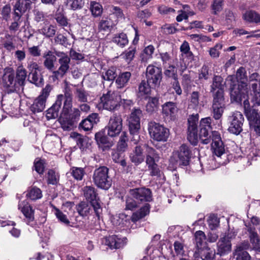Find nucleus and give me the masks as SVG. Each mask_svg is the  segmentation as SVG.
Returning a JSON list of instances; mask_svg holds the SVG:
<instances>
[{"label":"nucleus","instance_id":"nucleus-33","mask_svg":"<svg viewBox=\"0 0 260 260\" xmlns=\"http://www.w3.org/2000/svg\"><path fill=\"white\" fill-rule=\"evenodd\" d=\"M150 84L148 83V81L142 80L139 84L138 86V94L139 96H142L145 95H148L151 91Z\"/></svg>","mask_w":260,"mask_h":260},{"label":"nucleus","instance_id":"nucleus-57","mask_svg":"<svg viewBox=\"0 0 260 260\" xmlns=\"http://www.w3.org/2000/svg\"><path fill=\"white\" fill-rule=\"evenodd\" d=\"M207 222L210 229L212 231L215 230L219 225V219L216 215L211 214L209 216Z\"/></svg>","mask_w":260,"mask_h":260},{"label":"nucleus","instance_id":"nucleus-48","mask_svg":"<svg viewBox=\"0 0 260 260\" xmlns=\"http://www.w3.org/2000/svg\"><path fill=\"white\" fill-rule=\"evenodd\" d=\"M67 5L73 11L81 9L84 5V0H67Z\"/></svg>","mask_w":260,"mask_h":260},{"label":"nucleus","instance_id":"nucleus-32","mask_svg":"<svg viewBox=\"0 0 260 260\" xmlns=\"http://www.w3.org/2000/svg\"><path fill=\"white\" fill-rule=\"evenodd\" d=\"M77 210L78 213L82 216L88 215L92 210V205L86 202H82L77 205Z\"/></svg>","mask_w":260,"mask_h":260},{"label":"nucleus","instance_id":"nucleus-1","mask_svg":"<svg viewBox=\"0 0 260 260\" xmlns=\"http://www.w3.org/2000/svg\"><path fill=\"white\" fill-rule=\"evenodd\" d=\"M247 76L245 69L240 67L236 72V76H229L226 79L230 86V95L232 102L241 103L242 98H245L247 92Z\"/></svg>","mask_w":260,"mask_h":260},{"label":"nucleus","instance_id":"nucleus-59","mask_svg":"<svg viewBox=\"0 0 260 260\" xmlns=\"http://www.w3.org/2000/svg\"><path fill=\"white\" fill-rule=\"evenodd\" d=\"M146 164L148 167V169L150 172V175L151 176H154L159 175L160 170L156 162H146Z\"/></svg>","mask_w":260,"mask_h":260},{"label":"nucleus","instance_id":"nucleus-41","mask_svg":"<svg viewBox=\"0 0 260 260\" xmlns=\"http://www.w3.org/2000/svg\"><path fill=\"white\" fill-rule=\"evenodd\" d=\"M88 93L84 89L82 88H77L75 92V99L81 103H86L88 102Z\"/></svg>","mask_w":260,"mask_h":260},{"label":"nucleus","instance_id":"nucleus-35","mask_svg":"<svg viewBox=\"0 0 260 260\" xmlns=\"http://www.w3.org/2000/svg\"><path fill=\"white\" fill-rule=\"evenodd\" d=\"M158 106V99L155 97L149 98L146 105V111L149 114L157 111Z\"/></svg>","mask_w":260,"mask_h":260},{"label":"nucleus","instance_id":"nucleus-12","mask_svg":"<svg viewBox=\"0 0 260 260\" xmlns=\"http://www.w3.org/2000/svg\"><path fill=\"white\" fill-rule=\"evenodd\" d=\"M146 76L148 83L155 87L159 86L162 79L161 69L153 65H149L146 69Z\"/></svg>","mask_w":260,"mask_h":260},{"label":"nucleus","instance_id":"nucleus-51","mask_svg":"<svg viewBox=\"0 0 260 260\" xmlns=\"http://www.w3.org/2000/svg\"><path fill=\"white\" fill-rule=\"evenodd\" d=\"M47 182L48 184L56 185L59 180V175L53 170H49L47 173Z\"/></svg>","mask_w":260,"mask_h":260},{"label":"nucleus","instance_id":"nucleus-2","mask_svg":"<svg viewBox=\"0 0 260 260\" xmlns=\"http://www.w3.org/2000/svg\"><path fill=\"white\" fill-rule=\"evenodd\" d=\"M65 95L66 100L58 121L64 131H69L76 126V124L68 117V114L72 107V94L70 90H67Z\"/></svg>","mask_w":260,"mask_h":260},{"label":"nucleus","instance_id":"nucleus-17","mask_svg":"<svg viewBox=\"0 0 260 260\" xmlns=\"http://www.w3.org/2000/svg\"><path fill=\"white\" fill-rule=\"evenodd\" d=\"M66 100V95L59 94L57 96L55 103L51 107L47 110L46 117L49 119H54L58 117V112L61 108L62 102Z\"/></svg>","mask_w":260,"mask_h":260},{"label":"nucleus","instance_id":"nucleus-9","mask_svg":"<svg viewBox=\"0 0 260 260\" xmlns=\"http://www.w3.org/2000/svg\"><path fill=\"white\" fill-rule=\"evenodd\" d=\"M119 100L117 93L110 91L101 98L100 105L107 110H114L119 106Z\"/></svg>","mask_w":260,"mask_h":260},{"label":"nucleus","instance_id":"nucleus-18","mask_svg":"<svg viewBox=\"0 0 260 260\" xmlns=\"http://www.w3.org/2000/svg\"><path fill=\"white\" fill-rule=\"evenodd\" d=\"M196 253L202 260H212L215 255L214 250L211 249L207 245H197Z\"/></svg>","mask_w":260,"mask_h":260},{"label":"nucleus","instance_id":"nucleus-5","mask_svg":"<svg viewBox=\"0 0 260 260\" xmlns=\"http://www.w3.org/2000/svg\"><path fill=\"white\" fill-rule=\"evenodd\" d=\"M191 151L185 144L181 145L178 150L173 151L170 162L173 166H187L190 158Z\"/></svg>","mask_w":260,"mask_h":260},{"label":"nucleus","instance_id":"nucleus-53","mask_svg":"<svg viewBox=\"0 0 260 260\" xmlns=\"http://www.w3.org/2000/svg\"><path fill=\"white\" fill-rule=\"evenodd\" d=\"M95 139L99 145H106L107 147L111 146L108 138L102 132L96 133L95 135Z\"/></svg>","mask_w":260,"mask_h":260},{"label":"nucleus","instance_id":"nucleus-6","mask_svg":"<svg viewBox=\"0 0 260 260\" xmlns=\"http://www.w3.org/2000/svg\"><path fill=\"white\" fill-rule=\"evenodd\" d=\"M55 55L59 58L58 62L59 67L57 70L53 71L51 78L53 81L63 78L70 69V57L64 52L55 51Z\"/></svg>","mask_w":260,"mask_h":260},{"label":"nucleus","instance_id":"nucleus-3","mask_svg":"<svg viewBox=\"0 0 260 260\" xmlns=\"http://www.w3.org/2000/svg\"><path fill=\"white\" fill-rule=\"evenodd\" d=\"M92 180L94 184L103 189H108L112 185V180L109 176V169L102 166L96 169L93 174Z\"/></svg>","mask_w":260,"mask_h":260},{"label":"nucleus","instance_id":"nucleus-50","mask_svg":"<svg viewBox=\"0 0 260 260\" xmlns=\"http://www.w3.org/2000/svg\"><path fill=\"white\" fill-rule=\"evenodd\" d=\"M154 51V47L152 45H148L144 49L141 54V57L143 61H147V60L152 57V54Z\"/></svg>","mask_w":260,"mask_h":260},{"label":"nucleus","instance_id":"nucleus-49","mask_svg":"<svg viewBox=\"0 0 260 260\" xmlns=\"http://www.w3.org/2000/svg\"><path fill=\"white\" fill-rule=\"evenodd\" d=\"M90 10L92 15L94 17L100 16L103 12L102 6L99 3L94 1L90 2Z\"/></svg>","mask_w":260,"mask_h":260},{"label":"nucleus","instance_id":"nucleus-36","mask_svg":"<svg viewBox=\"0 0 260 260\" xmlns=\"http://www.w3.org/2000/svg\"><path fill=\"white\" fill-rule=\"evenodd\" d=\"M108 11L109 12V15L108 17L111 18V19L112 18H113V17H115L116 18V20L119 19H122L124 18V14L122 12V11L118 7L114 6H109Z\"/></svg>","mask_w":260,"mask_h":260},{"label":"nucleus","instance_id":"nucleus-45","mask_svg":"<svg viewBox=\"0 0 260 260\" xmlns=\"http://www.w3.org/2000/svg\"><path fill=\"white\" fill-rule=\"evenodd\" d=\"M40 34H43L47 38L52 37L56 32L55 27L52 25H45L41 29H39Z\"/></svg>","mask_w":260,"mask_h":260},{"label":"nucleus","instance_id":"nucleus-16","mask_svg":"<svg viewBox=\"0 0 260 260\" xmlns=\"http://www.w3.org/2000/svg\"><path fill=\"white\" fill-rule=\"evenodd\" d=\"M212 149L213 153L218 157H220L225 152L224 146L220 135L218 132L214 131L212 133Z\"/></svg>","mask_w":260,"mask_h":260},{"label":"nucleus","instance_id":"nucleus-21","mask_svg":"<svg viewBox=\"0 0 260 260\" xmlns=\"http://www.w3.org/2000/svg\"><path fill=\"white\" fill-rule=\"evenodd\" d=\"M178 109L177 104L172 102L165 103L162 106V112L166 116L174 118L178 113Z\"/></svg>","mask_w":260,"mask_h":260},{"label":"nucleus","instance_id":"nucleus-40","mask_svg":"<svg viewBox=\"0 0 260 260\" xmlns=\"http://www.w3.org/2000/svg\"><path fill=\"white\" fill-rule=\"evenodd\" d=\"M26 196L27 198L31 200H36L42 198V191L37 187H33L28 190Z\"/></svg>","mask_w":260,"mask_h":260},{"label":"nucleus","instance_id":"nucleus-25","mask_svg":"<svg viewBox=\"0 0 260 260\" xmlns=\"http://www.w3.org/2000/svg\"><path fill=\"white\" fill-rule=\"evenodd\" d=\"M98 114L93 113L89 115L86 119L83 120L79 124V127L82 128L84 131L90 130L93 125L96 123Z\"/></svg>","mask_w":260,"mask_h":260},{"label":"nucleus","instance_id":"nucleus-26","mask_svg":"<svg viewBox=\"0 0 260 260\" xmlns=\"http://www.w3.org/2000/svg\"><path fill=\"white\" fill-rule=\"evenodd\" d=\"M116 21V20L114 21L108 17L103 18L99 23L98 29L101 31H109L115 25Z\"/></svg>","mask_w":260,"mask_h":260},{"label":"nucleus","instance_id":"nucleus-29","mask_svg":"<svg viewBox=\"0 0 260 260\" xmlns=\"http://www.w3.org/2000/svg\"><path fill=\"white\" fill-rule=\"evenodd\" d=\"M45 104L46 101L42 98L38 96L31 106L30 110L34 113L41 112L44 110Z\"/></svg>","mask_w":260,"mask_h":260},{"label":"nucleus","instance_id":"nucleus-47","mask_svg":"<svg viewBox=\"0 0 260 260\" xmlns=\"http://www.w3.org/2000/svg\"><path fill=\"white\" fill-rule=\"evenodd\" d=\"M71 173L75 179L79 181L83 179L85 171L83 168L73 167L71 169Z\"/></svg>","mask_w":260,"mask_h":260},{"label":"nucleus","instance_id":"nucleus-52","mask_svg":"<svg viewBox=\"0 0 260 260\" xmlns=\"http://www.w3.org/2000/svg\"><path fill=\"white\" fill-rule=\"evenodd\" d=\"M26 75V70L22 66L19 67L16 71V78L19 85H23Z\"/></svg>","mask_w":260,"mask_h":260},{"label":"nucleus","instance_id":"nucleus-63","mask_svg":"<svg viewBox=\"0 0 260 260\" xmlns=\"http://www.w3.org/2000/svg\"><path fill=\"white\" fill-rule=\"evenodd\" d=\"M223 0H213L211 6L212 13L214 15L217 14L222 10Z\"/></svg>","mask_w":260,"mask_h":260},{"label":"nucleus","instance_id":"nucleus-37","mask_svg":"<svg viewBox=\"0 0 260 260\" xmlns=\"http://www.w3.org/2000/svg\"><path fill=\"white\" fill-rule=\"evenodd\" d=\"M251 88L253 92L251 93V102L254 106H260V89L258 88V85L256 83H252Z\"/></svg>","mask_w":260,"mask_h":260},{"label":"nucleus","instance_id":"nucleus-19","mask_svg":"<svg viewBox=\"0 0 260 260\" xmlns=\"http://www.w3.org/2000/svg\"><path fill=\"white\" fill-rule=\"evenodd\" d=\"M55 53L52 51L48 50L45 51L43 54L44 58L43 65L49 71L53 72L55 71V64L57 61V57Z\"/></svg>","mask_w":260,"mask_h":260},{"label":"nucleus","instance_id":"nucleus-8","mask_svg":"<svg viewBox=\"0 0 260 260\" xmlns=\"http://www.w3.org/2000/svg\"><path fill=\"white\" fill-rule=\"evenodd\" d=\"M83 191L85 198L90 202L96 215L99 218L102 212V208L95 188L91 186H86L83 187Z\"/></svg>","mask_w":260,"mask_h":260},{"label":"nucleus","instance_id":"nucleus-30","mask_svg":"<svg viewBox=\"0 0 260 260\" xmlns=\"http://www.w3.org/2000/svg\"><path fill=\"white\" fill-rule=\"evenodd\" d=\"M112 42L119 47L123 48L128 43L126 35L123 32L116 34L112 40Z\"/></svg>","mask_w":260,"mask_h":260},{"label":"nucleus","instance_id":"nucleus-61","mask_svg":"<svg viewBox=\"0 0 260 260\" xmlns=\"http://www.w3.org/2000/svg\"><path fill=\"white\" fill-rule=\"evenodd\" d=\"M213 103H223V89H218L213 92Z\"/></svg>","mask_w":260,"mask_h":260},{"label":"nucleus","instance_id":"nucleus-11","mask_svg":"<svg viewBox=\"0 0 260 260\" xmlns=\"http://www.w3.org/2000/svg\"><path fill=\"white\" fill-rule=\"evenodd\" d=\"M229 120L230 122L229 131L233 134L239 135L243 130L244 118L242 114L239 111H235L229 117Z\"/></svg>","mask_w":260,"mask_h":260},{"label":"nucleus","instance_id":"nucleus-56","mask_svg":"<svg viewBox=\"0 0 260 260\" xmlns=\"http://www.w3.org/2000/svg\"><path fill=\"white\" fill-rule=\"evenodd\" d=\"M128 138L125 132H123L120 136V140L117 144V150L120 151H124L127 147V142Z\"/></svg>","mask_w":260,"mask_h":260},{"label":"nucleus","instance_id":"nucleus-43","mask_svg":"<svg viewBox=\"0 0 260 260\" xmlns=\"http://www.w3.org/2000/svg\"><path fill=\"white\" fill-rule=\"evenodd\" d=\"M164 75L166 77L173 79H178L177 70L175 65L170 64L164 71Z\"/></svg>","mask_w":260,"mask_h":260},{"label":"nucleus","instance_id":"nucleus-7","mask_svg":"<svg viewBox=\"0 0 260 260\" xmlns=\"http://www.w3.org/2000/svg\"><path fill=\"white\" fill-rule=\"evenodd\" d=\"M122 118L119 113H114L110 118L106 126L107 134L111 137L118 136L122 129Z\"/></svg>","mask_w":260,"mask_h":260},{"label":"nucleus","instance_id":"nucleus-42","mask_svg":"<svg viewBox=\"0 0 260 260\" xmlns=\"http://www.w3.org/2000/svg\"><path fill=\"white\" fill-rule=\"evenodd\" d=\"M247 230L249 234V238L252 244H258L259 238L256 232L255 228L251 225V224H246Z\"/></svg>","mask_w":260,"mask_h":260},{"label":"nucleus","instance_id":"nucleus-39","mask_svg":"<svg viewBox=\"0 0 260 260\" xmlns=\"http://www.w3.org/2000/svg\"><path fill=\"white\" fill-rule=\"evenodd\" d=\"M243 19L250 22H260V15L253 11H248L243 15Z\"/></svg>","mask_w":260,"mask_h":260},{"label":"nucleus","instance_id":"nucleus-58","mask_svg":"<svg viewBox=\"0 0 260 260\" xmlns=\"http://www.w3.org/2000/svg\"><path fill=\"white\" fill-rule=\"evenodd\" d=\"M116 69L115 68H111L104 74H103L102 77L105 80L113 81L116 78Z\"/></svg>","mask_w":260,"mask_h":260},{"label":"nucleus","instance_id":"nucleus-38","mask_svg":"<svg viewBox=\"0 0 260 260\" xmlns=\"http://www.w3.org/2000/svg\"><path fill=\"white\" fill-rule=\"evenodd\" d=\"M71 137L76 139L77 145L80 149L84 150L88 147L89 144L86 139L83 138L81 135L75 133L71 134Z\"/></svg>","mask_w":260,"mask_h":260},{"label":"nucleus","instance_id":"nucleus-34","mask_svg":"<svg viewBox=\"0 0 260 260\" xmlns=\"http://www.w3.org/2000/svg\"><path fill=\"white\" fill-rule=\"evenodd\" d=\"M102 242L105 244H122L127 243V239L126 237L120 238L116 235H112L105 237Z\"/></svg>","mask_w":260,"mask_h":260},{"label":"nucleus","instance_id":"nucleus-64","mask_svg":"<svg viewBox=\"0 0 260 260\" xmlns=\"http://www.w3.org/2000/svg\"><path fill=\"white\" fill-rule=\"evenodd\" d=\"M245 113L249 123L260 117V115L258 113L257 111L253 109H250Z\"/></svg>","mask_w":260,"mask_h":260},{"label":"nucleus","instance_id":"nucleus-15","mask_svg":"<svg viewBox=\"0 0 260 260\" xmlns=\"http://www.w3.org/2000/svg\"><path fill=\"white\" fill-rule=\"evenodd\" d=\"M129 192L130 195L138 202H150L152 200V192L148 188L140 187L131 189Z\"/></svg>","mask_w":260,"mask_h":260},{"label":"nucleus","instance_id":"nucleus-31","mask_svg":"<svg viewBox=\"0 0 260 260\" xmlns=\"http://www.w3.org/2000/svg\"><path fill=\"white\" fill-rule=\"evenodd\" d=\"M212 114L215 119H219L222 115L224 109V103H213Z\"/></svg>","mask_w":260,"mask_h":260},{"label":"nucleus","instance_id":"nucleus-54","mask_svg":"<svg viewBox=\"0 0 260 260\" xmlns=\"http://www.w3.org/2000/svg\"><path fill=\"white\" fill-rule=\"evenodd\" d=\"M198 135L197 129L192 130L187 129V138L189 142L193 145H196L198 141Z\"/></svg>","mask_w":260,"mask_h":260},{"label":"nucleus","instance_id":"nucleus-24","mask_svg":"<svg viewBox=\"0 0 260 260\" xmlns=\"http://www.w3.org/2000/svg\"><path fill=\"white\" fill-rule=\"evenodd\" d=\"M132 74L129 72H124L119 74L115 79L117 88H122L126 86L131 78Z\"/></svg>","mask_w":260,"mask_h":260},{"label":"nucleus","instance_id":"nucleus-44","mask_svg":"<svg viewBox=\"0 0 260 260\" xmlns=\"http://www.w3.org/2000/svg\"><path fill=\"white\" fill-rule=\"evenodd\" d=\"M200 93L198 91L191 93L189 100L188 107L190 108L196 109L199 104Z\"/></svg>","mask_w":260,"mask_h":260},{"label":"nucleus","instance_id":"nucleus-28","mask_svg":"<svg viewBox=\"0 0 260 260\" xmlns=\"http://www.w3.org/2000/svg\"><path fill=\"white\" fill-rule=\"evenodd\" d=\"M149 210L150 205L148 204H145L138 211L133 213L131 217L132 221L135 222L144 217L146 215L149 214Z\"/></svg>","mask_w":260,"mask_h":260},{"label":"nucleus","instance_id":"nucleus-60","mask_svg":"<svg viewBox=\"0 0 260 260\" xmlns=\"http://www.w3.org/2000/svg\"><path fill=\"white\" fill-rule=\"evenodd\" d=\"M136 53L135 48H128L125 51L121 56L126 60L127 63H129L134 58Z\"/></svg>","mask_w":260,"mask_h":260},{"label":"nucleus","instance_id":"nucleus-13","mask_svg":"<svg viewBox=\"0 0 260 260\" xmlns=\"http://www.w3.org/2000/svg\"><path fill=\"white\" fill-rule=\"evenodd\" d=\"M211 119L210 117L203 118L200 121V130L199 138L201 142L203 144H208L212 140L211 136L209 135V131H211Z\"/></svg>","mask_w":260,"mask_h":260},{"label":"nucleus","instance_id":"nucleus-55","mask_svg":"<svg viewBox=\"0 0 260 260\" xmlns=\"http://www.w3.org/2000/svg\"><path fill=\"white\" fill-rule=\"evenodd\" d=\"M222 81L223 79L221 77L216 75L214 76L211 85V92H214L218 89H223V85L222 84Z\"/></svg>","mask_w":260,"mask_h":260},{"label":"nucleus","instance_id":"nucleus-4","mask_svg":"<svg viewBox=\"0 0 260 260\" xmlns=\"http://www.w3.org/2000/svg\"><path fill=\"white\" fill-rule=\"evenodd\" d=\"M148 131L150 138L156 142H167L170 136L168 128L152 121L148 123Z\"/></svg>","mask_w":260,"mask_h":260},{"label":"nucleus","instance_id":"nucleus-14","mask_svg":"<svg viewBox=\"0 0 260 260\" xmlns=\"http://www.w3.org/2000/svg\"><path fill=\"white\" fill-rule=\"evenodd\" d=\"M142 116V111L139 108H135L128 118L129 132L132 135L138 133L140 128V118Z\"/></svg>","mask_w":260,"mask_h":260},{"label":"nucleus","instance_id":"nucleus-27","mask_svg":"<svg viewBox=\"0 0 260 260\" xmlns=\"http://www.w3.org/2000/svg\"><path fill=\"white\" fill-rule=\"evenodd\" d=\"M144 146L146 150V162L158 161L159 156L155 149L146 144Z\"/></svg>","mask_w":260,"mask_h":260},{"label":"nucleus","instance_id":"nucleus-23","mask_svg":"<svg viewBox=\"0 0 260 260\" xmlns=\"http://www.w3.org/2000/svg\"><path fill=\"white\" fill-rule=\"evenodd\" d=\"M18 208L21 210L26 218L27 223L34 220V210L32 207L28 203H21L18 205Z\"/></svg>","mask_w":260,"mask_h":260},{"label":"nucleus","instance_id":"nucleus-62","mask_svg":"<svg viewBox=\"0 0 260 260\" xmlns=\"http://www.w3.org/2000/svg\"><path fill=\"white\" fill-rule=\"evenodd\" d=\"M199 116L198 114L190 116L188 119V129L192 130L197 129V123L198 122Z\"/></svg>","mask_w":260,"mask_h":260},{"label":"nucleus","instance_id":"nucleus-46","mask_svg":"<svg viewBox=\"0 0 260 260\" xmlns=\"http://www.w3.org/2000/svg\"><path fill=\"white\" fill-rule=\"evenodd\" d=\"M3 81L4 86L13 88L15 85L14 74L13 73L5 74L3 76Z\"/></svg>","mask_w":260,"mask_h":260},{"label":"nucleus","instance_id":"nucleus-20","mask_svg":"<svg viewBox=\"0 0 260 260\" xmlns=\"http://www.w3.org/2000/svg\"><path fill=\"white\" fill-rule=\"evenodd\" d=\"M247 245H237L234 250V257L236 260H250V256L247 252Z\"/></svg>","mask_w":260,"mask_h":260},{"label":"nucleus","instance_id":"nucleus-10","mask_svg":"<svg viewBox=\"0 0 260 260\" xmlns=\"http://www.w3.org/2000/svg\"><path fill=\"white\" fill-rule=\"evenodd\" d=\"M28 71V81L37 86H41L43 84V76L40 73V68L39 64L34 61H30L27 66Z\"/></svg>","mask_w":260,"mask_h":260},{"label":"nucleus","instance_id":"nucleus-22","mask_svg":"<svg viewBox=\"0 0 260 260\" xmlns=\"http://www.w3.org/2000/svg\"><path fill=\"white\" fill-rule=\"evenodd\" d=\"M131 160L138 165L141 164L145 158L143 149L140 146H137L129 155Z\"/></svg>","mask_w":260,"mask_h":260}]
</instances>
